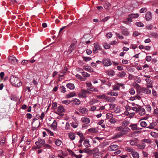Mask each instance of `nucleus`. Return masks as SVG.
I'll use <instances>...</instances> for the list:
<instances>
[{
  "instance_id": "nucleus-13",
  "label": "nucleus",
  "mask_w": 158,
  "mask_h": 158,
  "mask_svg": "<svg viewBox=\"0 0 158 158\" xmlns=\"http://www.w3.org/2000/svg\"><path fill=\"white\" fill-rule=\"evenodd\" d=\"M116 100V98L113 97H110L106 96V101L112 103Z\"/></svg>"
},
{
  "instance_id": "nucleus-37",
  "label": "nucleus",
  "mask_w": 158,
  "mask_h": 158,
  "mask_svg": "<svg viewBox=\"0 0 158 158\" xmlns=\"http://www.w3.org/2000/svg\"><path fill=\"white\" fill-rule=\"evenodd\" d=\"M140 125L141 126L145 128L147 127V124L145 121H142L140 123Z\"/></svg>"
},
{
  "instance_id": "nucleus-33",
  "label": "nucleus",
  "mask_w": 158,
  "mask_h": 158,
  "mask_svg": "<svg viewBox=\"0 0 158 158\" xmlns=\"http://www.w3.org/2000/svg\"><path fill=\"white\" fill-rule=\"evenodd\" d=\"M84 69L86 71L89 72H91L92 71L91 68L88 66H83Z\"/></svg>"
},
{
  "instance_id": "nucleus-35",
  "label": "nucleus",
  "mask_w": 158,
  "mask_h": 158,
  "mask_svg": "<svg viewBox=\"0 0 158 158\" xmlns=\"http://www.w3.org/2000/svg\"><path fill=\"white\" fill-rule=\"evenodd\" d=\"M108 75L110 76H112L114 75L115 72L114 70H110L108 71Z\"/></svg>"
},
{
  "instance_id": "nucleus-53",
  "label": "nucleus",
  "mask_w": 158,
  "mask_h": 158,
  "mask_svg": "<svg viewBox=\"0 0 158 158\" xmlns=\"http://www.w3.org/2000/svg\"><path fill=\"white\" fill-rule=\"evenodd\" d=\"M76 76L77 78H78V79L81 80V81H85V80L79 74H77L76 75Z\"/></svg>"
},
{
  "instance_id": "nucleus-54",
  "label": "nucleus",
  "mask_w": 158,
  "mask_h": 158,
  "mask_svg": "<svg viewBox=\"0 0 158 158\" xmlns=\"http://www.w3.org/2000/svg\"><path fill=\"white\" fill-rule=\"evenodd\" d=\"M35 143L37 147V148L39 149L41 148V145L38 141L36 142Z\"/></svg>"
},
{
  "instance_id": "nucleus-48",
  "label": "nucleus",
  "mask_w": 158,
  "mask_h": 158,
  "mask_svg": "<svg viewBox=\"0 0 158 158\" xmlns=\"http://www.w3.org/2000/svg\"><path fill=\"white\" fill-rule=\"evenodd\" d=\"M129 123V122L127 120H125L122 123V125L123 126H126Z\"/></svg>"
},
{
  "instance_id": "nucleus-2",
  "label": "nucleus",
  "mask_w": 158,
  "mask_h": 158,
  "mask_svg": "<svg viewBox=\"0 0 158 158\" xmlns=\"http://www.w3.org/2000/svg\"><path fill=\"white\" fill-rule=\"evenodd\" d=\"M130 129L127 127L123 128L122 131L117 133L115 135V138H118L127 134L129 131Z\"/></svg>"
},
{
  "instance_id": "nucleus-36",
  "label": "nucleus",
  "mask_w": 158,
  "mask_h": 158,
  "mask_svg": "<svg viewBox=\"0 0 158 158\" xmlns=\"http://www.w3.org/2000/svg\"><path fill=\"white\" fill-rule=\"evenodd\" d=\"M113 117V114L110 113H108L106 114V118L109 120L112 118Z\"/></svg>"
},
{
  "instance_id": "nucleus-41",
  "label": "nucleus",
  "mask_w": 158,
  "mask_h": 158,
  "mask_svg": "<svg viewBox=\"0 0 158 158\" xmlns=\"http://www.w3.org/2000/svg\"><path fill=\"white\" fill-rule=\"evenodd\" d=\"M104 48L106 49H108L110 48V45L106 43H105L103 44Z\"/></svg>"
},
{
  "instance_id": "nucleus-12",
  "label": "nucleus",
  "mask_w": 158,
  "mask_h": 158,
  "mask_svg": "<svg viewBox=\"0 0 158 158\" xmlns=\"http://www.w3.org/2000/svg\"><path fill=\"white\" fill-rule=\"evenodd\" d=\"M78 110L82 114L87 113L88 111L86 108L82 106H81L78 108Z\"/></svg>"
},
{
  "instance_id": "nucleus-28",
  "label": "nucleus",
  "mask_w": 158,
  "mask_h": 158,
  "mask_svg": "<svg viewBox=\"0 0 158 158\" xmlns=\"http://www.w3.org/2000/svg\"><path fill=\"white\" fill-rule=\"evenodd\" d=\"M125 150L127 152H130L131 154L134 151L133 148L130 147H126Z\"/></svg>"
},
{
  "instance_id": "nucleus-14",
  "label": "nucleus",
  "mask_w": 158,
  "mask_h": 158,
  "mask_svg": "<svg viewBox=\"0 0 158 158\" xmlns=\"http://www.w3.org/2000/svg\"><path fill=\"white\" fill-rule=\"evenodd\" d=\"M118 147L115 144H113L111 145L108 148V150L110 151H115L118 149Z\"/></svg>"
},
{
  "instance_id": "nucleus-6",
  "label": "nucleus",
  "mask_w": 158,
  "mask_h": 158,
  "mask_svg": "<svg viewBox=\"0 0 158 158\" xmlns=\"http://www.w3.org/2000/svg\"><path fill=\"white\" fill-rule=\"evenodd\" d=\"M120 28L122 30V33L123 35L126 36H128L129 35V33L127 29L125 27L121 26Z\"/></svg>"
},
{
  "instance_id": "nucleus-8",
  "label": "nucleus",
  "mask_w": 158,
  "mask_h": 158,
  "mask_svg": "<svg viewBox=\"0 0 158 158\" xmlns=\"http://www.w3.org/2000/svg\"><path fill=\"white\" fill-rule=\"evenodd\" d=\"M57 112L56 113L57 114L61 116H63V114L62 113L65 111V109L62 106H58L57 109Z\"/></svg>"
},
{
  "instance_id": "nucleus-17",
  "label": "nucleus",
  "mask_w": 158,
  "mask_h": 158,
  "mask_svg": "<svg viewBox=\"0 0 158 158\" xmlns=\"http://www.w3.org/2000/svg\"><path fill=\"white\" fill-rule=\"evenodd\" d=\"M156 122H153L150 123L149 126L147 127V128L150 129H152L154 128V127H156Z\"/></svg>"
},
{
  "instance_id": "nucleus-52",
  "label": "nucleus",
  "mask_w": 158,
  "mask_h": 158,
  "mask_svg": "<svg viewBox=\"0 0 158 158\" xmlns=\"http://www.w3.org/2000/svg\"><path fill=\"white\" fill-rule=\"evenodd\" d=\"M115 34L116 35L117 37L119 39H123L124 38L123 36L117 33H116Z\"/></svg>"
},
{
  "instance_id": "nucleus-59",
  "label": "nucleus",
  "mask_w": 158,
  "mask_h": 158,
  "mask_svg": "<svg viewBox=\"0 0 158 158\" xmlns=\"http://www.w3.org/2000/svg\"><path fill=\"white\" fill-rule=\"evenodd\" d=\"M131 109V110H133L135 111L136 112H138L139 109V107L137 108V107L135 106V107H132Z\"/></svg>"
},
{
  "instance_id": "nucleus-50",
  "label": "nucleus",
  "mask_w": 158,
  "mask_h": 158,
  "mask_svg": "<svg viewBox=\"0 0 158 158\" xmlns=\"http://www.w3.org/2000/svg\"><path fill=\"white\" fill-rule=\"evenodd\" d=\"M109 121L111 123H115L117 122V121L116 119L114 118L113 117L112 118L110 119L109 120Z\"/></svg>"
},
{
  "instance_id": "nucleus-23",
  "label": "nucleus",
  "mask_w": 158,
  "mask_h": 158,
  "mask_svg": "<svg viewBox=\"0 0 158 158\" xmlns=\"http://www.w3.org/2000/svg\"><path fill=\"white\" fill-rule=\"evenodd\" d=\"M83 145L86 148H88L91 147V145L89 144V140H85L83 143Z\"/></svg>"
},
{
  "instance_id": "nucleus-21",
  "label": "nucleus",
  "mask_w": 158,
  "mask_h": 158,
  "mask_svg": "<svg viewBox=\"0 0 158 158\" xmlns=\"http://www.w3.org/2000/svg\"><path fill=\"white\" fill-rule=\"evenodd\" d=\"M68 151L69 152H71L72 156H74L76 158H81L82 157V155L80 154L77 155L75 154L73 152L69 149H68Z\"/></svg>"
},
{
  "instance_id": "nucleus-55",
  "label": "nucleus",
  "mask_w": 158,
  "mask_h": 158,
  "mask_svg": "<svg viewBox=\"0 0 158 158\" xmlns=\"http://www.w3.org/2000/svg\"><path fill=\"white\" fill-rule=\"evenodd\" d=\"M88 131L90 133H94L95 132V129L94 128H91L88 129Z\"/></svg>"
},
{
  "instance_id": "nucleus-26",
  "label": "nucleus",
  "mask_w": 158,
  "mask_h": 158,
  "mask_svg": "<svg viewBox=\"0 0 158 158\" xmlns=\"http://www.w3.org/2000/svg\"><path fill=\"white\" fill-rule=\"evenodd\" d=\"M149 36L150 37H153L155 38H157L158 37V34L156 32H151L149 34Z\"/></svg>"
},
{
  "instance_id": "nucleus-27",
  "label": "nucleus",
  "mask_w": 158,
  "mask_h": 158,
  "mask_svg": "<svg viewBox=\"0 0 158 158\" xmlns=\"http://www.w3.org/2000/svg\"><path fill=\"white\" fill-rule=\"evenodd\" d=\"M73 102L74 104L76 105H79L81 103L79 99L76 98L73 99Z\"/></svg>"
},
{
  "instance_id": "nucleus-43",
  "label": "nucleus",
  "mask_w": 158,
  "mask_h": 158,
  "mask_svg": "<svg viewBox=\"0 0 158 158\" xmlns=\"http://www.w3.org/2000/svg\"><path fill=\"white\" fill-rule=\"evenodd\" d=\"M97 102V100L94 99H92L89 102V103L90 105H92Z\"/></svg>"
},
{
  "instance_id": "nucleus-3",
  "label": "nucleus",
  "mask_w": 158,
  "mask_h": 158,
  "mask_svg": "<svg viewBox=\"0 0 158 158\" xmlns=\"http://www.w3.org/2000/svg\"><path fill=\"white\" fill-rule=\"evenodd\" d=\"M150 87H140V90L143 93L146 94H149L151 93V90L149 89Z\"/></svg>"
},
{
  "instance_id": "nucleus-61",
  "label": "nucleus",
  "mask_w": 158,
  "mask_h": 158,
  "mask_svg": "<svg viewBox=\"0 0 158 158\" xmlns=\"http://www.w3.org/2000/svg\"><path fill=\"white\" fill-rule=\"evenodd\" d=\"M146 110L148 111H151L152 110V108L151 106L149 105H147L146 106Z\"/></svg>"
},
{
  "instance_id": "nucleus-1",
  "label": "nucleus",
  "mask_w": 158,
  "mask_h": 158,
  "mask_svg": "<svg viewBox=\"0 0 158 158\" xmlns=\"http://www.w3.org/2000/svg\"><path fill=\"white\" fill-rule=\"evenodd\" d=\"M10 81L13 85L18 87L21 86L22 85V83L18 78L13 75L10 76Z\"/></svg>"
},
{
  "instance_id": "nucleus-5",
  "label": "nucleus",
  "mask_w": 158,
  "mask_h": 158,
  "mask_svg": "<svg viewBox=\"0 0 158 158\" xmlns=\"http://www.w3.org/2000/svg\"><path fill=\"white\" fill-rule=\"evenodd\" d=\"M102 63L105 66H109L112 64L111 61L110 59L106 58H104L103 59Z\"/></svg>"
},
{
  "instance_id": "nucleus-40",
  "label": "nucleus",
  "mask_w": 158,
  "mask_h": 158,
  "mask_svg": "<svg viewBox=\"0 0 158 158\" xmlns=\"http://www.w3.org/2000/svg\"><path fill=\"white\" fill-rule=\"evenodd\" d=\"M83 150L84 151V152L85 153L87 154H90L91 153H92V150H91L90 149L88 148H85L83 149Z\"/></svg>"
},
{
  "instance_id": "nucleus-19",
  "label": "nucleus",
  "mask_w": 158,
  "mask_h": 158,
  "mask_svg": "<svg viewBox=\"0 0 158 158\" xmlns=\"http://www.w3.org/2000/svg\"><path fill=\"white\" fill-rule=\"evenodd\" d=\"M139 114L141 116L144 115L145 114V110L144 109L141 107H139Z\"/></svg>"
},
{
  "instance_id": "nucleus-64",
  "label": "nucleus",
  "mask_w": 158,
  "mask_h": 158,
  "mask_svg": "<svg viewBox=\"0 0 158 158\" xmlns=\"http://www.w3.org/2000/svg\"><path fill=\"white\" fill-rule=\"evenodd\" d=\"M120 87L117 85H114L113 86V89L114 90H119Z\"/></svg>"
},
{
  "instance_id": "nucleus-31",
  "label": "nucleus",
  "mask_w": 158,
  "mask_h": 158,
  "mask_svg": "<svg viewBox=\"0 0 158 158\" xmlns=\"http://www.w3.org/2000/svg\"><path fill=\"white\" fill-rule=\"evenodd\" d=\"M69 137L72 140H73L75 139V136L72 133H69L68 134Z\"/></svg>"
},
{
  "instance_id": "nucleus-63",
  "label": "nucleus",
  "mask_w": 158,
  "mask_h": 158,
  "mask_svg": "<svg viewBox=\"0 0 158 158\" xmlns=\"http://www.w3.org/2000/svg\"><path fill=\"white\" fill-rule=\"evenodd\" d=\"M70 101L69 100H64L62 101V103L64 104H66L67 105L69 104L70 103Z\"/></svg>"
},
{
  "instance_id": "nucleus-44",
  "label": "nucleus",
  "mask_w": 158,
  "mask_h": 158,
  "mask_svg": "<svg viewBox=\"0 0 158 158\" xmlns=\"http://www.w3.org/2000/svg\"><path fill=\"white\" fill-rule=\"evenodd\" d=\"M83 60L84 61H86V62L89 61L91 60V59H92L91 58L89 57H87V56L83 57Z\"/></svg>"
},
{
  "instance_id": "nucleus-47",
  "label": "nucleus",
  "mask_w": 158,
  "mask_h": 158,
  "mask_svg": "<svg viewBox=\"0 0 158 158\" xmlns=\"http://www.w3.org/2000/svg\"><path fill=\"white\" fill-rule=\"evenodd\" d=\"M143 143L144 142L147 143H152L151 141L148 139H144L142 140Z\"/></svg>"
},
{
  "instance_id": "nucleus-56",
  "label": "nucleus",
  "mask_w": 158,
  "mask_h": 158,
  "mask_svg": "<svg viewBox=\"0 0 158 158\" xmlns=\"http://www.w3.org/2000/svg\"><path fill=\"white\" fill-rule=\"evenodd\" d=\"M151 135L154 137H156L157 136V134L154 132H152L150 133Z\"/></svg>"
},
{
  "instance_id": "nucleus-24",
  "label": "nucleus",
  "mask_w": 158,
  "mask_h": 158,
  "mask_svg": "<svg viewBox=\"0 0 158 158\" xmlns=\"http://www.w3.org/2000/svg\"><path fill=\"white\" fill-rule=\"evenodd\" d=\"M131 154L133 158H139V153L136 151H134Z\"/></svg>"
},
{
  "instance_id": "nucleus-60",
  "label": "nucleus",
  "mask_w": 158,
  "mask_h": 158,
  "mask_svg": "<svg viewBox=\"0 0 158 158\" xmlns=\"http://www.w3.org/2000/svg\"><path fill=\"white\" fill-rule=\"evenodd\" d=\"M147 11V9L146 8H142L140 10V13H143L146 12Z\"/></svg>"
},
{
  "instance_id": "nucleus-62",
  "label": "nucleus",
  "mask_w": 158,
  "mask_h": 158,
  "mask_svg": "<svg viewBox=\"0 0 158 158\" xmlns=\"http://www.w3.org/2000/svg\"><path fill=\"white\" fill-rule=\"evenodd\" d=\"M110 5V4L109 2H106L104 5V7L105 9H107L109 6Z\"/></svg>"
},
{
  "instance_id": "nucleus-4",
  "label": "nucleus",
  "mask_w": 158,
  "mask_h": 158,
  "mask_svg": "<svg viewBox=\"0 0 158 158\" xmlns=\"http://www.w3.org/2000/svg\"><path fill=\"white\" fill-rule=\"evenodd\" d=\"M94 46L93 49V52L95 53H97L98 52V50H102V48L99 45L98 43H94Z\"/></svg>"
},
{
  "instance_id": "nucleus-9",
  "label": "nucleus",
  "mask_w": 158,
  "mask_h": 158,
  "mask_svg": "<svg viewBox=\"0 0 158 158\" xmlns=\"http://www.w3.org/2000/svg\"><path fill=\"white\" fill-rule=\"evenodd\" d=\"M152 18V15L150 11H148L146 12L145 15V19L147 21H150Z\"/></svg>"
},
{
  "instance_id": "nucleus-58",
  "label": "nucleus",
  "mask_w": 158,
  "mask_h": 158,
  "mask_svg": "<svg viewBox=\"0 0 158 158\" xmlns=\"http://www.w3.org/2000/svg\"><path fill=\"white\" fill-rule=\"evenodd\" d=\"M114 111L116 113H119L120 112V109L119 108L117 107L115 108Z\"/></svg>"
},
{
  "instance_id": "nucleus-30",
  "label": "nucleus",
  "mask_w": 158,
  "mask_h": 158,
  "mask_svg": "<svg viewBox=\"0 0 158 158\" xmlns=\"http://www.w3.org/2000/svg\"><path fill=\"white\" fill-rule=\"evenodd\" d=\"M138 140V139L136 138H135L131 140L130 142V144L131 145L133 146L135 145V143H137V142Z\"/></svg>"
},
{
  "instance_id": "nucleus-16",
  "label": "nucleus",
  "mask_w": 158,
  "mask_h": 158,
  "mask_svg": "<svg viewBox=\"0 0 158 158\" xmlns=\"http://www.w3.org/2000/svg\"><path fill=\"white\" fill-rule=\"evenodd\" d=\"M126 75V72L124 71H121L119 72L117 74L118 77L122 78L125 76Z\"/></svg>"
},
{
  "instance_id": "nucleus-49",
  "label": "nucleus",
  "mask_w": 158,
  "mask_h": 158,
  "mask_svg": "<svg viewBox=\"0 0 158 158\" xmlns=\"http://www.w3.org/2000/svg\"><path fill=\"white\" fill-rule=\"evenodd\" d=\"M82 75L85 77H89L90 76V74H89L85 72L82 73Z\"/></svg>"
},
{
  "instance_id": "nucleus-7",
  "label": "nucleus",
  "mask_w": 158,
  "mask_h": 158,
  "mask_svg": "<svg viewBox=\"0 0 158 158\" xmlns=\"http://www.w3.org/2000/svg\"><path fill=\"white\" fill-rule=\"evenodd\" d=\"M9 61L10 63L16 64L18 63V61L16 57L13 56H10L9 58Z\"/></svg>"
},
{
  "instance_id": "nucleus-34",
  "label": "nucleus",
  "mask_w": 158,
  "mask_h": 158,
  "mask_svg": "<svg viewBox=\"0 0 158 158\" xmlns=\"http://www.w3.org/2000/svg\"><path fill=\"white\" fill-rule=\"evenodd\" d=\"M79 96L80 97H81L84 98H85L86 97V95H85V93H84V90H82V93L81 94H79Z\"/></svg>"
},
{
  "instance_id": "nucleus-29",
  "label": "nucleus",
  "mask_w": 158,
  "mask_h": 158,
  "mask_svg": "<svg viewBox=\"0 0 158 158\" xmlns=\"http://www.w3.org/2000/svg\"><path fill=\"white\" fill-rule=\"evenodd\" d=\"M97 97L99 99H104L106 100V96L105 94H103L102 95H97Z\"/></svg>"
},
{
  "instance_id": "nucleus-51",
  "label": "nucleus",
  "mask_w": 158,
  "mask_h": 158,
  "mask_svg": "<svg viewBox=\"0 0 158 158\" xmlns=\"http://www.w3.org/2000/svg\"><path fill=\"white\" fill-rule=\"evenodd\" d=\"M38 141L41 144V145H43V146L45 144V140L43 139H38Z\"/></svg>"
},
{
  "instance_id": "nucleus-38",
  "label": "nucleus",
  "mask_w": 158,
  "mask_h": 158,
  "mask_svg": "<svg viewBox=\"0 0 158 158\" xmlns=\"http://www.w3.org/2000/svg\"><path fill=\"white\" fill-rule=\"evenodd\" d=\"M130 127L131 129L133 130H137V125L136 124H131Z\"/></svg>"
},
{
  "instance_id": "nucleus-15",
  "label": "nucleus",
  "mask_w": 158,
  "mask_h": 158,
  "mask_svg": "<svg viewBox=\"0 0 158 158\" xmlns=\"http://www.w3.org/2000/svg\"><path fill=\"white\" fill-rule=\"evenodd\" d=\"M137 148L140 149H143L145 147V144L144 143H139L137 145Z\"/></svg>"
},
{
  "instance_id": "nucleus-39",
  "label": "nucleus",
  "mask_w": 158,
  "mask_h": 158,
  "mask_svg": "<svg viewBox=\"0 0 158 158\" xmlns=\"http://www.w3.org/2000/svg\"><path fill=\"white\" fill-rule=\"evenodd\" d=\"M62 142L61 141L59 140V139H56L55 141V144L57 146H59L61 144Z\"/></svg>"
},
{
  "instance_id": "nucleus-32",
  "label": "nucleus",
  "mask_w": 158,
  "mask_h": 158,
  "mask_svg": "<svg viewBox=\"0 0 158 158\" xmlns=\"http://www.w3.org/2000/svg\"><path fill=\"white\" fill-rule=\"evenodd\" d=\"M78 123L76 122H73L71 123V125L73 128H76L78 126Z\"/></svg>"
},
{
  "instance_id": "nucleus-25",
  "label": "nucleus",
  "mask_w": 158,
  "mask_h": 158,
  "mask_svg": "<svg viewBox=\"0 0 158 158\" xmlns=\"http://www.w3.org/2000/svg\"><path fill=\"white\" fill-rule=\"evenodd\" d=\"M57 127V122L55 120H54L53 123L51 125L52 128L54 130H55Z\"/></svg>"
},
{
  "instance_id": "nucleus-42",
  "label": "nucleus",
  "mask_w": 158,
  "mask_h": 158,
  "mask_svg": "<svg viewBox=\"0 0 158 158\" xmlns=\"http://www.w3.org/2000/svg\"><path fill=\"white\" fill-rule=\"evenodd\" d=\"M129 92L131 95H134L135 94V91L134 89L132 88H131L129 90Z\"/></svg>"
},
{
  "instance_id": "nucleus-22",
  "label": "nucleus",
  "mask_w": 158,
  "mask_h": 158,
  "mask_svg": "<svg viewBox=\"0 0 158 158\" xmlns=\"http://www.w3.org/2000/svg\"><path fill=\"white\" fill-rule=\"evenodd\" d=\"M66 86L68 88L71 89H73L75 88L74 85L71 83L67 84L66 85Z\"/></svg>"
},
{
  "instance_id": "nucleus-11",
  "label": "nucleus",
  "mask_w": 158,
  "mask_h": 158,
  "mask_svg": "<svg viewBox=\"0 0 158 158\" xmlns=\"http://www.w3.org/2000/svg\"><path fill=\"white\" fill-rule=\"evenodd\" d=\"M91 153L93 154L94 157L97 158L99 156L98 152L99 149L97 148H95L93 150H92Z\"/></svg>"
},
{
  "instance_id": "nucleus-46",
  "label": "nucleus",
  "mask_w": 158,
  "mask_h": 158,
  "mask_svg": "<svg viewBox=\"0 0 158 158\" xmlns=\"http://www.w3.org/2000/svg\"><path fill=\"white\" fill-rule=\"evenodd\" d=\"M43 146L44 148L50 149L52 148V146L48 144H46L45 143Z\"/></svg>"
},
{
  "instance_id": "nucleus-18",
  "label": "nucleus",
  "mask_w": 158,
  "mask_h": 158,
  "mask_svg": "<svg viewBox=\"0 0 158 158\" xmlns=\"http://www.w3.org/2000/svg\"><path fill=\"white\" fill-rule=\"evenodd\" d=\"M81 120L83 123L87 124L89 123L90 122L89 118L86 117L82 118Z\"/></svg>"
},
{
  "instance_id": "nucleus-10",
  "label": "nucleus",
  "mask_w": 158,
  "mask_h": 158,
  "mask_svg": "<svg viewBox=\"0 0 158 158\" xmlns=\"http://www.w3.org/2000/svg\"><path fill=\"white\" fill-rule=\"evenodd\" d=\"M145 81L147 83V84L146 85V86L147 87H150L152 88L153 87L152 84H153V81L150 79H145Z\"/></svg>"
},
{
  "instance_id": "nucleus-57",
  "label": "nucleus",
  "mask_w": 158,
  "mask_h": 158,
  "mask_svg": "<svg viewBox=\"0 0 158 158\" xmlns=\"http://www.w3.org/2000/svg\"><path fill=\"white\" fill-rule=\"evenodd\" d=\"M60 89L61 92L65 93L66 91L65 88L63 86H61L60 87Z\"/></svg>"
},
{
  "instance_id": "nucleus-20",
  "label": "nucleus",
  "mask_w": 158,
  "mask_h": 158,
  "mask_svg": "<svg viewBox=\"0 0 158 158\" xmlns=\"http://www.w3.org/2000/svg\"><path fill=\"white\" fill-rule=\"evenodd\" d=\"M139 16V15L138 14H131L128 15V17L131 18L132 19L137 18Z\"/></svg>"
},
{
  "instance_id": "nucleus-45",
  "label": "nucleus",
  "mask_w": 158,
  "mask_h": 158,
  "mask_svg": "<svg viewBox=\"0 0 158 158\" xmlns=\"http://www.w3.org/2000/svg\"><path fill=\"white\" fill-rule=\"evenodd\" d=\"M135 24L139 27H143L144 26V24L141 22H136L135 23Z\"/></svg>"
}]
</instances>
